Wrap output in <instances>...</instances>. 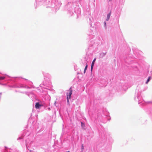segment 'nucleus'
<instances>
[{
	"label": "nucleus",
	"instance_id": "f257e3e1",
	"mask_svg": "<svg viewBox=\"0 0 152 152\" xmlns=\"http://www.w3.org/2000/svg\"><path fill=\"white\" fill-rule=\"evenodd\" d=\"M69 93H67L66 95H67V98H69V99H70L71 97V95L72 94V88H70L69 90Z\"/></svg>",
	"mask_w": 152,
	"mask_h": 152
},
{
	"label": "nucleus",
	"instance_id": "f03ea898",
	"mask_svg": "<svg viewBox=\"0 0 152 152\" xmlns=\"http://www.w3.org/2000/svg\"><path fill=\"white\" fill-rule=\"evenodd\" d=\"M42 106V105L40 104L39 103L37 102L36 103L35 107L36 109H39Z\"/></svg>",
	"mask_w": 152,
	"mask_h": 152
},
{
	"label": "nucleus",
	"instance_id": "7ed1b4c3",
	"mask_svg": "<svg viewBox=\"0 0 152 152\" xmlns=\"http://www.w3.org/2000/svg\"><path fill=\"white\" fill-rule=\"evenodd\" d=\"M151 78V76L149 77L148 79L147 80V81L146 82V84H148V83L149 81Z\"/></svg>",
	"mask_w": 152,
	"mask_h": 152
},
{
	"label": "nucleus",
	"instance_id": "20e7f679",
	"mask_svg": "<svg viewBox=\"0 0 152 152\" xmlns=\"http://www.w3.org/2000/svg\"><path fill=\"white\" fill-rule=\"evenodd\" d=\"M87 67H88V65L87 64H86L85 66V67L84 69V73H85L87 69Z\"/></svg>",
	"mask_w": 152,
	"mask_h": 152
},
{
	"label": "nucleus",
	"instance_id": "39448f33",
	"mask_svg": "<svg viewBox=\"0 0 152 152\" xmlns=\"http://www.w3.org/2000/svg\"><path fill=\"white\" fill-rule=\"evenodd\" d=\"M110 12L107 15V20H108L110 18Z\"/></svg>",
	"mask_w": 152,
	"mask_h": 152
},
{
	"label": "nucleus",
	"instance_id": "423d86ee",
	"mask_svg": "<svg viewBox=\"0 0 152 152\" xmlns=\"http://www.w3.org/2000/svg\"><path fill=\"white\" fill-rule=\"evenodd\" d=\"M5 78V77H0V80H4V79Z\"/></svg>",
	"mask_w": 152,
	"mask_h": 152
},
{
	"label": "nucleus",
	"instance_id": "0eeeda50",
	"mask_svg": "<svg viewBox=\"0 0 152 152\" xmlns=\"http://www.w3.org/2000/svg\"><path fill=\"white\" fill-rule=\"evenodd\" d=\"M96 59L95 58L94 59V60H93V61L92 62V64H93L94 65V62L96 61Z\"/></svg>",
	"mask_w": 152,
	"mask_h": 152
},
{
	"label": "nucleus",
	"instance_id": "6e6552de",
	"mask_svg": "<svg viewBox=\"0 0 152 152\" xmlns=\"http://www.w3.org/2000/svg\"><path fill=\"white\" fill-rule=\"evenodd\" d=\"M94 65L91 64V70L92 71V70L93 68V67Z\"/></svg>",
	"mask_w": 152,
	"mask_h": 152
},
{
	"label": "nucleus",
	"instance_id": "1a4fd4ad",
	"mask_svg": "<svg viewBox=\"0 0 152 152\" xmlns=\"http://www.w3.org/2000/svg\"><path fill=\"white\" fill-rule=\"evenodd\" d=\"M69 99H70L69 98H67V102L68 104H69Z\"/></svg>",
	"mask_w": 152,
	"mask_h": 152
},
{
	"label": "nucleus",
	"instance_id": "9d476101",
	"mask_svg": "<svg viewBox=\"0 0 152 152\" xmlns=\"http://www.w3.org/2000/svg\"><path fill=\"white\" fill-rule=\"evenodd\" d=\"M82 149H83V144H82Z\"/></svg>",
	"mask_w": 152,
	"mask_h": 152
},
{
	"label": "nucleus",
	"instance_id": "9b49d317",
	"mask_svg": "<svg viewBox=\"0 0 152 152\" xmlns=\"http://www.w3.org/2000/svg\"><path fill=\"white\" fill-rule=\"evenodd\" d=\"M67 152H69V151H68Z\"/></svg>",
	"mask_w": 152,
	"mask_h": 152
}]
</instances>
